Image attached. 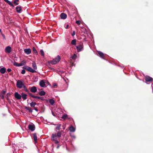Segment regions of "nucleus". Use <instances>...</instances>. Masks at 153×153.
I'll list each match as a JSON object with an SVG mask.
<instances>
[{
	"label": "nucleus",
	"instance_id": "f257e3e1",
	"mask_svg": "<svg viewBox=\"0 0 153 153\" xmlns=\"http://www.w3.org/2000/svg\"><path fill=\"white\" fill-rule=\"evenodd\" d=\"M62 132V131H59L57 132V134L55 133L52 134L51 137V140L56 144L58 143L60 137H61Z\"/></svg>",
	"mask_w": 153,
	"mask_h": 153
},
{
	"label": "nucleus",
	"instance_id": "f03ea898",
	"mask_svg": "<svg viewBox=\"0 0 153 153\" xmlns=\"http://www.w3.org/2000/svg\"><path fill=\"white\" fill-rule=\"evenodd\" d=\"M60 60V56H59L58 55L56 57L53 59L51 61L50 63L52 65H55Z\"/></svg>",
	"mask_w": 153,
	"mask_h": 153
},
{
	"label": "nucleus",
	"instance_id": "7ed1b4c3",
	"mask_svg": "<svg viewBox=\"0 0 153 153\" xmlns=\"http://www.w3.org/2000/svg\"><path fill=\"white\" fill-rule=\"evenodd\" d=\"M49 84V83L48 82L45 81L44 80H41L39 82V85L43 88L46 87Z\"/></svg>",
	"mask_w": 153,
	"mask_h": 153
},
{
	"label": "nucleus",
	"instance_id": "20e7f679",
	"mask_svg": "<svg viewBox=\"0 0 153 153\" xmlns=\"http://www.w3.org/2000/svg\"><path fill=\"white\" fill-rule=\"evenodd\" d=\"M24 85L23 81L21 80H18L17 81L16 85L18 88L19 89L21 88H22Z\"/></svg>",
	"mask_w": 153,
	"mask_h": 153
},
{
	"label": "nucleus",
	"instance_id": "39448f33",
	"mask_svg": "<svg viewBox=\"0 0 153 153\" xmlns=\"http://www.w3.org/2000/svg\"><path fill=\"white\" fill-rule=\"evenodd\" d=\"M23 68L28 71L31 73H35L36 71L32 68L31 67H29L27 65H25L23 67Z\"/></svg>",
	"mask_w": 153,
	"mask_h": 153
},
{
	"label": "nucleus",
	"instance_id": "423d86ee",
	"mask_svg": "<svg viewBox=\"0 0 153 153\" xmlns=\"http://www.w3.org/2000/svg\"><path fill=\"white\" fill-rule=\"evenodd\" d=\"M78 52L82 51L83 48V45L82 44H81L76 46Z\"/></svg>",
	"mask_w": 153,
	"mask_h": 153
},
{
	"label": "nucleus",
	"instance_id": "0eeeda50",
	"mask_svg": "<svg viewBox=\"0 0 153 153\" xmlns=\"http://www.w3.org/2000/svg\"><path fill=\"white\" fill-rule=\"evenodd\" d=\"M28 129L30 130L31 131H34L35 129V126L33 124H30L28 125Z\"/></svg>",
	"mask_w": 153,
	"mask_h": 153
},
{
	"label": "nucleus",
	"instance_id": "6e6552de",
	"mask_svg": "<svg viewBox=\"0 0 153 153\" xmlns=\"http://www.w3.org/2000/svg\"><path fill=\"white\" fill-rule=\"evenodd\" d=\"M11 48L9 46H7L5 49V52L7 53H10L11 50Z\"/></svg>",
	"mask_w": 153,
	"mask_h": 153
},
{
	"label": "nucleus",
	"instance_id": "1a4fd4ad",
	"mask_svg": "<svg viewBox=\"0 0 153 153\" xmlns=\"http://www.w3.org/2000/svg\"><path fill=\"white\" fill-rule=\"evenodd\" d=\"M14 97L17 100H19L21 98V96L18 92H16L14 94Z\"/></svg>",
	"mask_w": 153,
	"mask_h": 153
},
{
	"label": "nucleus",
	"instance_id": "9d476101",
	"mask_svg": "<svg viewBox=\"0 0 153 153\" xmlns=\"http://www.w3.org/2000/svg\"><path fill=\"white\" fill-rule=\"evenodd\" d=\"M145 79L146 82H147L152 81L153 79L152 77L149 76H146L145 77Z\"/></svg>",
	"mask_w": 153,
	"mask_h": 153
},
{
	"label": "nucleus",
	"instance_id": "9b49d317",
	"mask_svg": "<svg viewBox=\"0 0 153 153\" xmlns=\"http://www.w3.org/2000/svg\"><path fill=\"white\" fill-rule=\"evenodd\" d=\"M24 51L27 54H29L31 53V51L30 48H26L24 49Z\"/></svg>",
	"mask_w": 153,
	"mask_h": 153
},
{
	"label": "nucleus",
	"instance_id": "f8f14e48",
	"mask_svg": "<svg viewBox=\"0 0 153 153\" xmlns=\"http://www.w3.org/2000/svg\"><path fill=\"white\" fill-rule=\"evenodd\" d=\"M16 12L19 13H22V9L21 6H18L16 7Z\"/></svg>",
	"mask_w": 153,
	"mask_h": 153
},
{
	"label": "nucleus",
	"instance_id": "ddd939ff",
	"mask_svg": "<svg viewBox=\"0 0 153 153\" xmlns=\"http://www.w3.org/2000/svg\"><path fill=\"white\" fill-rule=\"evenodd\" d=\"M30 91L33 93H35L37 91V89L35 86H33L31 87Z\"/></svg>",
	"mask_w": 153,
	"mask_h": 153
},
{
	"label": "nucleus",
	"instance_id": "4468645a",
	"mask_svg": "<svg viewBox=\"0 0 153 153\" xmlns=\"http://www.w3.org/2000/svg\"><path fill=\"white\" fill-rule=\"evenodd\" d=\"M60 17L62 19H65L67 18V15L64 13H62L60 14Z\"/></svg>",
	"mask_w": 153,
	"mask_h": 153
},
{
	"label": "nucleus",
	"instance_id": "2eb2a0df",
	"mask_svg": "<svg viewBox=\"0 0 153 153\" xmlns=\"http://www.w3.org/2000/svg\"><path fill=\"white\" fill-rule=\"evenodd\" d=\"M69 131L71 132H74L75 131L76 128L72 126H70L69 128Z\"/></svg>",
	"mask_w": 153,
	"mask_h": 153
},
{
	"label": "nucleus",
	"instance_id": "dca6fc26",
	"mask_svg": "<svg viewBox=\"0 0 153 153\" xmlns=\"http://www.w3.org/2000/svg\"><path fill=\"white\" fill-rule=\"evenodd\" d=\"M6 71V68L4 67L1 68L0 69V72L1 74H4L5 72Z\"/></svg>",
	"mask_w": 153,
	"mask_h": 153
},
{
	"label": "nucleus",
	"instance_id": "f3484780",
	"mask_svg": "<svg viewBox=\"0 0 153 153\" xmlns=\"http://www.w3.org/2000/svg\"><path fill=\"white\" fill-rule=\"evenodd\" d=\"M98 54L99 55L100 57L102 58L103 59H105L104 58V53L100 51H98Z\"/></svg>",
	"mask_w": 153,
	"mask_h": 153
},
{
	"label": "nucleus",
	"instance_id": "a211bd4d",
	"mask_svg": "<svg viewBox=\"0 0 153 153\" xmlns=\"http://www.w3.org/2000/svg\"><path fill=\"white\" fill-rule=\"evenodd\" d=\"M21 97H22V99L25 100L27 99V95L23 93H22L21 94Z\"/></svg>",
	"mask_w": 153,
	"mask_h": 153
},
{
	"label": "nucleus",
	"instance_id": "6ab92c4d",
	"mask_svg": "<svg viewBox=\"0 0 153 153\" xmlns=\"http://www.w3.org/2000/svg\"><path fill=\"white\" fill-rule=\"evenodd\" d=\"M32 67L34 69L33 70H36L37 69V67L36 63L33 62L32 63Z\"/></svg>",
	"mask_w": 153,
	"mask_h": 153
},
{
	"label": "nucleus",
	"instance_id": "aec40b11",
	"mask_svg": "<svg viewBox=\"0 0 153 153\" xmlns=\"http://www.w3.org/2000/svg\"><path fill=\"white\" fill-rule=\"evenodd\" d=\"M5 2H7L8 4L10 6L13 7L14 5L12 3V2L8 0H4Z\"/></svg>",
	"mask_w": 153,
	"mask_h": 153
},
{
	"label": "nucleus",
	"instance_id": "412c9836",
	"mask_svg": "<svg viewBox=\"0 0 153 153\" xmlns=\"http://www.w3.org/2000/svg\"><path fill=\"white\" fill-rule=\"evenodd\" d=\"M50 103L52 105H53L55 103L54 100L53 99H50L49 100Z\"/></svg>",
	"mask_w": 153,
	"mask_h": 153
},
{
	"label": "nucleus",
	"instance_id": "4be33fe9",
	"mask_svg": "<svg viewBox=\"0 0 153 153\" xmlns=\"http://www.w3.org/2000/svg\"><path fill=\"white\" fill-rule=\"evenodd\" d=\"M54 125L56 126V129L58 130H60V127L61 126V124H57V125L54 124Z\"/></svg>",
	"mask_w": 153,
	"mask_h": 153
},
{
	"label": "nucleus",
	"instance_id": "5701e85b",
	"mask_svg": "<svg viewBox=\"0 0 153 153\" xmlns=\"http://www.w3.org/2000/svg\"><path fill=\"white\" fill-rule=\"evenodd\" d=\"M26 62L25 60H23L21 62L19 63L20 66H22L24 65L26 63Z\"/></svg>",
	"mask_w": 153,
	"mask_h": 153
},
{
	"label": "nucleus",
	"instance_id": "b1692460",
	"mask_svg": "<svg viewBox=\"0 0 153 153\" xmlns=\"http://www.w3.org/2000/svg\"><path fill=\"white\" fill-rule=\"evenodd\" d=\"M30 105L31 107L34 108L35 105H36V103L35 102H31L30 103Z\"/></svg>",
	"mask_w": 153,
	"mask_h": 153
},
{
	"label": "nucleus",
	"instance_id": "393cba45",
	"mask_svg": "<svg viewBox=\"0 0 153 153\" xmlns=\"http://www.w3.org/2000/svg\"><path fill=\"white\" fill-rule=\"evenodd\" d=\"M77 57L76 55L74 53V54L71 56V58L72 59L74 60H75L76 59Z\"/></svg>",
	"mask_w": 153,
	"mask_h": 153
},
{
	"label": "nucleus",
	"instance_id": "a878e982",
	"mask_svg": "<svg viewBox=\"0 0 153 153\" xmlns=\"http://www.w3.org/2000/svg\"><path fill=\"white\" fill-rule=\"evenodd\" d=\"M33 138L35 142V143H36L37 142V137L36 134H34L33 135Z\"/></svg>",
	"mask_w": 153,
	"mask_h": 153
},
{
	"label": "nucleus",
	"instance_id": "bb28decb",
	"mask_svg": "<svg viewBox=\"0 0 153 153\" xmlns=\"http://www.w3.org/2000/svg\"><path fill=\"white\" fill-rule=\"evenodd\" d=\"M25 108L26 109L28 110L30 112H32L33 111V110L30 108L26 107Z\"/></svg>",
	"mask_w": 153,
	"mask_h": 153
},
{
	"label": "nucleus",
	"instance_id": "cd10ccee",
	"mask_svg": "<svg viewBox=\"0 0 153 153\" xmlns=\"http://www.w3.org/2000/svg\"><path fill=\"white\" fill-rule=\"evenodd\" d=\"M76 40L74 39L71 42V44L72 45H76Z\"/></svg>",
	"mask_w": 153,
	"mask_h": 153
},
{
	"label": "nucleus",
	"instance_id": "c85d7f7f",
	"mask_svg": "<svg viewBox=\"0 0 153 153\" xmlns=\"http://www.w3.org/2000/svg\"><path fill=\"white\" fill-rule=\"evenodd\" d=\"M45 94V92L44 91H41L39 93V95L40 96L44 95Z\"/></svg>",
	"mask_w": 153,
	"mask_h": 153
},
{
	"label": "nucleus",
	"instance_id": "c756f323",
	"mask_svg": "<svg viewBox=\"0 0 153 153\" xmlns=\"http://www.w3.org/2000/svg\"><path fill=\"white\" fill-rule=\"evenodd\" d=\"M13 64L14 66H16L17 67L20 66V65H20L19 63H18L16 62H14V63H13Z\"/></svg>",
	"mask_w": 153,
	"mask_h": 153
},
{
	"label": "nucleus",
	"instance_id": "7c9ffc66",
	"mask_svg": "<svg viewBox=\"0 0 153 153\" xmlns=\"http://www.w3.org/2000/svg\"><path fill=\"white\" fill-rule=\"evenodd\" d=\"M67 117V115L66 114H64L62 117V118L64 119H65Z\"/></svg>",
	"mask_w": 153,
	"mask_h": 153
},
{
	"label": "nucleus",
	"instance_id": "2f4dec72",
	"mask_svg": "<svg viewBox=\"0 0 153 153\" xmlns=\"http://www.w3.org/2000/svg\"><path fill=\"white\" fill-rule=\"evenodd\" d=\"M7 92V89H4L2 90L1 94H4Z\"/></svg>",
	"mask_w": 153,
	"mask_h": 153
},
{
	"label": "nucleus",
	"instance_id": "473e14b6",
	"mask_svg": "<svg viewBox=\"0 0 153 153\" xmlns=\"http://www.w3.org/2000/svg\"><path fill=\"white\" fill-rule=\"evenodd\" d=\"M35 98H36V99H41L42 100H44V98H43V97H38V96H36Z\"/></svg>",
	"mask_w": 153,
	"mask_h": 153
},
{
	"label": "nucleus",
	"instance_id": "72a5a7b5",
	"mask_svg": "<svg viewBox=\"0 0 153 153\" xmlns=\"http://www.w3.org/2000/svg\"><path fill=\"white\" fill-rule=\"evenodd\" d=\"M40 53L41 54V55L43 56H44V53L43 50H41L40 51Z\"/></svg>",
	"mask_w": 153,
	"mask_h": 153
},
{
	"label": "nucleus",
	"instance_id": "f704fd0d",
	"mask_svg": "<svg viewBox=\"0 0 153 153\" xmlns=\"http://www.w3.org/2000/svg\"><path fill=\"white\" fill-rule=\"evenodd\" d=\"M19 0H15L14 1V3L16 5H17L19 4V3L17 2V1H18Z\"/></svg>",
	"mask_w": 153,
	"mask_h": 153
},
{
	"label": "nucleus",
	"instance_id": "c9c22d12",
	"mask_svg": "<svg viewBox=\"0 0 153 153\" xmlns=\"http://www.w3.org/2000/svg\"><path fill=\"white\" fill-rule=\"evenodd\" d=\"M33 52L35 53H37V51L36 50V49L34 47H33Z\"/></svg>",
	"mask_w": 153,
	"mask_h": 153
},
{
	"label": "nucleus",
	"instance_id": "e433bc0d",
	"mask_svg": "<svg viewBox=\"0 0 153 153\" xmlns=\"http://www.w3.org/2000/svg\"><path fill=\"white\" fill-rule=\"evenodd\" d=\"M38 79V77L37 76L34 77V80L35 82L37 81Z\"/></svg>",
	"mask_w": 153,
	"mask_h": 153
},
{
	"label": "nucleus",
	"instance_id": "4c0bfd02",
	"mask_svg": "<svg viewBox=\"0 0 153 153\" xmlns=\"http://www.w3.org/2000/svg\"><path fill=\"white\" fill-rule=\"evenodd\" d=\"M21 73L22 74H25V69H23L22 70L21 72Z\"/></svg>",
	"mask_w": 153,
	"mask_h": 153
},
{
	"label": "nucleus",
	"instance_id": "58836bf2",
	"mask_svg": "<svg viewBox=\"0 0 153 153\" xmlns=\"http://www.w3.org/2000/svg\"><path fill=\"white\" fill-rule=\"evenodd\" d=\"M76 23L78 25H79L80 24V21L79 20H77L76 22Z\"/></svg>",
	"mask_w": 153,
	"mask_h": 153
},
{
	"label": "nucleus",
	"instance_id": "ea45409f",
	"mask_svg": "<svg viewBox=\"0 0 153 153\" xmlns=\"http://www.w3.org/2000/svg\"><path fill=\"white\" fill-rule=\"evenodd\" d=\"M75 34V31H74L71 34V35L72 36H74Z\"/></svg>",
	"mask_w": 153,
	"mask_h": 153
},
{
	"label": "nucleus",
	"instance_id": "a19ab883",
	"mask_svg": "<svg viewBox=\"0 0 153 153\" xmlns=\"http://www.w3.org/2000/svg\"><path fill=\"white\" fill-rule=\"evenodd\" d=\"M70 136L72 137L75 138V136L74 135H72L71 134H70Z\"/></svg>",
	"mask_w": 153,
	"mask_h": 153
},
{
	"label": "nucleus",
	"instance_id": "79ce46f5",
	"mask_svg": "<svg viewBox=\"0 0 153 153\" xmlns=\"http://www.w3.org/2000/svg\"><path fill=\"white\" fill-rule=\"evenodd\" d=\"M11 69L10 68H8L7 69V71L8 72H10L11 71Z\"/></svg>",
	"mask_w": 153,
	"mask_h": 153
},
{
	"label": "nucleus",
	"instance_id": "37998d69",
	"mask_svg": "<svg viewBox=\"0 0 153 153\" xmlns=\"http://www.w3.org/2000/svg\"><path fill=\"white\" fill-rule=\"evenodd\" d=\"M22 88H23V89H24V90H25L26 89H27V88H26V87L25 86V85H23V87H22Z\"/></svg>",
	"mask_w": 153,
	"mask_h": 153
},
{
	"label": "nucleus",
	"instance_id": "c03bdc74",
	"mask_svg": "<svg viewBox=\"0 0 153 153\" xmlns=\"http://www.w3.org/2000/svg\"><path fill=\"white\" fill-rule=\"evenodd\" d=\"M1 98V99H3L4 98V94H2Z\"/></svg>",
	"mask_w": 153,
	"mask_h": 153
},
{
	"label": "nucleus",
	"instance_id": "a18cd8bd",
	"mask_svg": "<svg viewBox=\"0 0 153 153\" xmlns=\"http://www.w3.org/2000/svg\"><path fill=\"white\" fill-rule=\"evenodd\" d=\"M52 115L54 116H55V114H54V112L53 111H52Z\"/></svg>",
	"mask_w": 153,
	"mask_h": 153
},
{
	"label": "nucleus",
	"instance_id": "49530a36",
	"mask_svg": "<svg viewBox=\"0 0 153 153\" xmlns=\"http://www.w3.org/2000/svg\"><path fill=\"white\" fill-rule=\"evenodd\" d=\"M31 97H33V98H35L36 96H34L32 94V95Z\"/></svg>",
	"mask_w": 153,
	"mask_h": 153
},
{
	"label": "nucleus",
	"instance_id": "de8ad7c7",
	"mask_svg": "<svg viewBox=\"0 0 153 153\" xmlns=\"http://www.w3.org/2000/svg\"><path fill=\"white\" fill-rule=\"evenodd\" d=\"M62 127H63V129L64 130L65 129L66 126L65 125L63 126Z\"/></svg>",
	"mask_w": 153,
	"mask_h": 153
},
{
	"label": "nucleus",
	"instance_id": "09e8293b",
	"mask_svg": "<svg viewBox=\"0 0 153 153\" xmlns=\"http://www.w3.org/2000/svg\"><path fill=\"white\" fill-rule=\"evenodd\" d=\"M68 26H69V25H66V27H65V28H66V29H67V28H68Z\"/></svg>",
	"mask_w": 153,
	"mask_h": 153
},
{
	"label": "nucleus",
	"instance_id": "8fccbe9b",
	"mask_svg": "<svg viewBox=\"0 0 153 153\" xmlns=\"http://www.w3.org/2000/svg\"><path fill=\"white\" fill-rule=\"evenodd\" d=\"M2 35L3 36V38L4 39H5V36H4V34H2Z\"/></svg>",
	"mask_w": 153,
	"mask_h": 153
},
{
	"label": "nucleus",
	"instance_id": "3c124183",
	"mask_svg": "<svg viewBox=\"0 0 153 153\" xmlns=\"http://www.w3.org/2000/svg\"><path fill=\"white\" fill-rule=\"evenodd\" d=\"M25 91L27 92H28V90L27 89H26L25 90Z\"/></svg>",
	"mask_w": 153,
	"mask_h": 153
},
{
	"label": "nucleus",
	"instance_id": "603ef678",
	"mask_svg": "<svg viewBox=\"0 0 153 153\" xmlns=\"http://www.w3.org/2000/svg\"><path fill=\"white\" fill-rule=\"evenodd\" d=\"M25 91L27 92H28V90L27 89H26L25 90Z\"/></svg>",
	"mask_w": 153,
	"mask_h": 153
},
{
	"label": "nucleus",
	"instance_id": "864d4df0",
	"mask_svg": "<svg viewBox=\"0 0 153 153\" xmlns=\"http://www.w3.org/2000/svg\"><path fill=\"white\" fill-rule=\"evenodd\" d=\"M29 95L30 96H31H31H32V94H31V93H29Z\"/></svg>",
	"mask_w": 153,
	"mask_h": 153
},
{
	"label": "nucleus",
	"instance_id": "5fc2aeb1",
	"mask_svg": "<svg viewBox=\"0 0 153 153\" xmlns=\"http://www.w3.org/2000/svg\"><path fill=\"white\" fill-rule=\"evenodd\" d=\"M29 95L30 96H31H31H32V94H31V93H29Z\"/></svg>",
	"mask_w": 153,
	"mask_h": 153
},
{
	"label": "nucleus",
	"instance_id": "6e6d98bb",
	"mask_svg": "<svg viewBox=\"0 0 153 153\" xmlns=\"http://www.w3.org/2000/svg\"><path fill=\"white\" fill-rule=\"evenodd\" d=\"M60 146L59 145H58L57 146V148L58 149L59 147Z\"/></svg>",
	"mask_w": 153,
	"mask_h": 153
},
{
	"label": "nucleus",
	"instance_id": "4d7b16f0",
	"mask_svg": "<svg viewBox=\"0 0 153 153\" xmlns=\"http://www.w3.org/2000/svg\"><path fill=\"white\" fill-rule=\"evenodd\" d=\"M34 110L36 111H38V110L37 108H35Z\"/></svg>",
	"mask_w": 153,
	"mask_h": 153
},
{
	"label": "nucleus",
	"instance_id": "13d9d810",
	"mask_svg": "<svg viewBox=\"0 0 153 153\" xmlns=\"http://www.w3.org/2000/svg\"><path fill=\"white\" fill-rule=\"evenodd\" d=\"M56 84H55V85H54L53 86H56Z\"/></svg>",
	"mask_w": 153,
	"mask_h": 153
},
{
	"label": "nucleus",
	"instance_id": "bf43d9fd",
	"mask_svg": "<svg viewBox=\"0 0 153 153\" xmlns=\"http://www.w3.org/2000/svg\"><path fill=\"white\" fill-rule=\"evenodd\" d=\"M151 87L153 88H152V85H151Z\"/></svg>",
	"mask_w": 153,
	"mask_h": 153
},
{
	"label": "nucleus",
	"instance_id": "052dcab7",
	"mask_svg": "<svg viewBox=\"0 0 153 153\" xmlns=\"http://www.w3.org/2000/svg\"><path fill=\"white\" fill-rule=\"evenodd\" d=\"M152 92L153 93V90H152Z\"/></svg>",
	"mask_w": 153,
	"mask_h": 153
}]
</instances>
